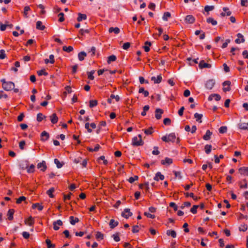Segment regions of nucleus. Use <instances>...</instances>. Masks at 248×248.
Masks as SVG:
<instances>
[{
	"instance_id": "774afa93",
	"label": "nucleus",
	"mask_w": 248,
	"mask_h": 248,
	"mask_svg": "<svg viewBox=\"0 0 248 248\" xmlns=\"http://www.w3.org/2000/svg\"><path fill=\"white\" fill-rule=\"evenodd\" d=\"M130 46V44L129 42L125 43L123 44V48L124 49L127 50Z\"/></svg>"
},
{
	"instance_id": "7ed1b4c3",
	"label": "nucleus",
	"mask_w": 248,
	"mask_h": 248,
	"mask_svg": "<svg viewBox=\"0 0 248 248\" xmlns=\"http://www.w3.org/2000/svg\"><path fill=\"white\" fill-rule=\"evenodd\" d=\"M176 139L175 133H171L168 135L164 136L161 138L162 140L166 142H174Z\"/></svg>"
},
{
	"instance_id": "423d86ee",
	"label": "nucleus",
	"mask_w": 248,
	"mask_h": 248,
	"mask_svg": "<svg viewBox=\"0 0 248 248\" xmlns=\"http://www.w3.org/2000/svg\"><path fill=\"white\" fill-rule=\"evenodd\" d=\"M231 82L229 80L225 81L223 83V91L224 92L230 91L231 90L230 88Z\"/></svg>"
},
{
	"instance_id": "680f3d73",
	"label": "nucleus",
	"mask_w": 248,
	"mask_h": 248,
	"mask_svg": "<svg viewBox=\"0 0 248 248\" xmlns=\"http://www.w3.org/2000/svg\"><path fill=\"white\" fill-rule=\"evenodd\" d=\"M223 10L226 12V15L227 16H230L232 14V12L229 11V8L227 7H223Z\"/></svg>"
},
{
	"instance_id": "f257e3e1",
	"label": "nucleus",
	"mask_w": 248,
	"mask_h": 248,
	"mask_svg": "<svg viewBox=\"0 0 248 248\" xmlns=\"http://www.w3.org/2000/svg\"><path fill=\"white\" fill-rule=\"evenodd\" d=\"M2 82V88L6 91H10L13 90L16 93L19 92V89L15 88V83L12 81H6L5 79L3 78L0 80Z\"/></svg>"
},
{
	"instance_id": "a18cd8bd",
	"label": "nucleus",
	"mask_w": 248,
	"mask_h": 248,
	"mask_svg": "<svg viewBox=\"0 0 248 248\" xmlns=\"http://www.w3.org/2000/svg\"><path fill=\"white\" fill-rule=\"evenodd\" d=\"M138 178H139L138 176H137V175H135V176H134V177H130V178L128 179V182H129L130 183H131V184H132V183H134L135 181L138 180Z\"/></svg>"
},
{
	"instance_id": "412c9836",
	"label": "nucleus",
	"mask_w": 248,
	"mask_h": 248,
	"mask_svg": "<svg viewBox=\"0 0 248 248\" xmlns=\"http://www.w3.org/2000/svg\"><path fill=\"white\" fill-rule=\"evenodd\" d=\"M15 210L13 209H10L8 210L7 213L8 219L9 220H12L13 219V215L14 214Z\"/></svg>"
},
{
	"instance_id": "c03bdc74",
	"label": "nucleus",
	"mask_w": 248,
	"mask_h": 248,
	"mask_svg": "<svg viewBox=\"0 0 248 248\" xmlns=\"http://www.w3.org/2000/svg\"><path fill=\"white\" fill-rule=\"evenodd\" d=\"M46 243L47 245V248H54L55 246L54 244H51V241L48 239H46Z\"/></svg>"
},
{
	"instance_id": "2eb2a0df",
	"label": "nucleus",
	"mask_w": 248,
	"mask_h": 248,
	"mask_svg": "<svg viewBox=\"0 0 248 248\" xmlns=\"http://www.w3.org/2000/svg\"><path fill=\"white\" fill-rule=\"evenodd\" d=\"M213 97L215 99L216 101H219L221 99V96L218 94L213 93L211 94L208 98L209 101H212L213 100Z\"/></svg>"
},
{
	"instance_id": "4c0bfd02",
	"label": "nucleus",
	"mask_w": 248,
	"mask_h": 248,
	"mask_svg": "<svg viewBox=\"0 0 248 248\" xmlns=\"http://www.w3.org/2000/svg\"><path fill=\"white\" fill-rule=\"evenodd\" d=\"M32 208L33 209H35L36 208H37L38 210L42 211L43 210V206L42 205H40L38 203H34V204H32Z\"/></svg>"
},
{
	"instance_id": "603ef678",
	"label": "nucleus",
	"mask_w": 248,
	"mask_h": 248,
	"mask_svg": "<svg viewBox=\"0 0 248 248\" xmlns=\"http://www.w3.org/2000/svg\"><path fill=\"white\" fill-rule=\"evenodd\" d=\"M54 163L57 165L58 168H61L62 167L63 164L61 163L58 159H54Z\"/></svg>"
},
{
	"instance_id": "ddd939ff",
	"label": "nucleus",
	"mask_w": 248,
	"mask_h": 248,
	"mask_svg": "<svg viewBox=\"0 0 248 248\" xmlns=\"http://www.w3.org/2000/svg\"><path fill=\"white\" fill-rule=\"evenodd\" d=\"M237 38L235 40V42L237 44H240L241 43H244L245 42V39L243 35L239 33L237 34Z\"/></svg>"
},
{
	"instance_id": "4be33fe9",
	"label": "nucleus",
	"mask_w": 248,
	"mask_h": 248,
	"mask_svg": "<svg viewBox=\"0 0 248 248\" xmlns=\"http://www.w3.org/2000/svg\"><path fill=\"white\" fill-rule=\"evenodd\" d=\"M118 222L115 221L113 219H111L110 220L109 225L111 229H113L118 225Z\"/></svg>"
},
{
	"instance_id": "aec40b11",
	"label": "nucleus",
	"mask_w": 248,
	"mask_h": 248,
	"mask_svg": "<svg viewBox=\"0 0 248 248\" xmlns=\"http://www.w3.org/2000/svg\"><path fill=\"white\" fill-rule=\"evenodd\" d=\"M164 179V176L162 175L160 172L156 173L154 180L158 181L159 180H163Z\"/></svg>"
},
{
	"instance_id": "393cba45",
	"label": "nucleus",
	"mask_w": 248,
	"mask_h": 248,
	"mask_svg": "<svg viewBox=\"0 0 248 248\" xmlns=\"http://www.w3.org/2000/svg\"><path fill=\"white\" fill-rule=\"evenodd\" d=\"M70 222L72 225H75L76 223L79 222V219L78 217H74L73 216H70L69 217Z\"/></svg>"
},
{
	"instance_id": "6ab92c4d",
	"label": "nucleus",
	"mask_w": 248,
	"mask_h": 248,
	"mask_svg": "<svg viewBox=\"0 0 248 248\" xmlns=\"http://www.w3.org/2000/svg\"><path fill=\"white\" fill-rule=\"evenodd\" d=\"M212 135V132L209 130L206 131L205 134L203 136V139L205 140H208L211 139V137Z\"/></svg>"
},
{
	"instance_id": "39448f33",
	"label": "nucleus",
	"mask_w": 248,
	"mask_h": 248,
	"mask_svg": "<svg viewBox=\"0 0 248 248\" xmlns=\"http://www.w3.org/2000/svg\"><path fill=\"white\" fill-rule=\"evenodd\" d=\"M215 84V81L213 79H210L206 81L205 87L208 90H211L214 87Z\"/></svg>"
},
{
	"instance_id": "bf43d9fd",
	"label": "nucleus",
	"mask_w": 248,
	"mask_h": 248,
	"mask_svg": "<svg viewBox=\"0 0 248 248\" xmlns=\"http://www.w3.org/2000/svg\"><path fill=\"white\" fill-rule=\"evenodd\" d=\"M214 9V6H208V5H207V6H206L204 7V10L206 12H209L210 11H212Z\"/></svg>"
},
{
	"instance_id": "5701e85b",
	"label": "nucleus",
	"mask_w": 248,
	"mask_h": 248,
	"mask_svg": "<svg viewBox=\"0 0 248 248\" xmlns=\"http://www.w3.org/2000/svg\"><path fill=\"white\" fill-rule=\"evenodd\" d=\"M238 127L241 129L248 130V123H240L238 124Z\"/></svg>"
},
{
	"instance_id": "3c124183",
	"label": "nucleus",
	"mask_w": 248,
	"mask_h": 248,
	"mask_svg": "<svg viewBox=\"0 0 248 248\" xmlns=\"http://www.w3.org/2000/svg\"><path fill=\"white\" fill-rule=\"evenodd\" d=\"M96 238L97 239L102 240L104 238V235L100 232H97L96 234Z\"/></svg>"
},
{
	"instance_id": "f03ea898",
	"label": "nucleus",
	"mask_w": 248,
	"mask_h": 248,
	"mask_svg": "<svg viewBox=\"0 0 248 248\" xmlns=\"http://www.w3.org/2000/svg\"><path fill=\"white\" fill-rule=\"evenodd\" d=\"M144 142L142 140V137L139 134L138 137H134L132 140V145L134 146L143 145Z\"/></svg>"
},
{
	"instance_id": "7c9ffc66",
	"label": "nucleus",
	"mask_w": 248,
	"mask_h": 248,
	"mask_svg": "<svg viewBox=\"0 0 248 248\" xmlns=\"http://www.w3.org/2000/svg\"><path fill=\"white\" fill-rule=\"evenodd\" d=\"M212 150V145L210 144H206L204 146V151L206 154H209Z\"/></svg>"
},
{
	"instance_id": "37998d69",
	"label": "nucleus",
	"mask_w": 248,
	"mask_h": 248,
	"mask_svg": "<svg viewBox=\"0 0 248 248\" xmlns=\"http://www.w3.org/2000/svg\"><path fill=\"white\" fill-rule=\"evenodd\" d=\"M149 106L146 105L143 108V111L141 112V114L142 116H145L146 114V112L149 109Z\"/></svg>"
},
{
	"instance_id": "58836bf2",
	"label": "nucleus",
	"mask_w": 248,
	"mask_h": 248,
	"mask_svg": "<svg viewBox=\"0 0 248 248\" xmlns=\"http://www.w3.org/2000/svg\"><path fill=\"white\" fill-rule=\"evenodd\" d=\"M171 16L170 13L168 12H165L162 17V19L164 21H167L168 18Z\"/></svg>"
},
{
	"instance_id": "09e8293b",
	"label": "nucleus",
	"mask_w": 248,
	"mask_h": 248,
	"mask_svg": "<svg viewBox=\"0 0 248 248\" xmlns=\"http://www.w3.org/2000/svg\"><path fill=\"white\" fill-rule=\"evenodd\" d=\"M37 74L39 76L44 75V76H47L48 73L45 71V69H42L41 70L37 71Z\"/></svg>"
},
{
	"instance_id": "c9c22d12",
	"label": "nucleus",
	"mask_w": 248,
	"mask_h": 248,
	"mask_svg": "<svg viewBox=\"0 0 248 248\" xmlns=\"http://www.w3.org/2000/svg\"><path fill=\"white\" fill-rule=\"evenodd\" d=\"M55 191V188L54 187H51L46 191V194L50 197L53 198L54 195L53 193Z\"/></svg>"
},
{
	"instance_id": "338daca9",
	"label": "nucleus",
	"mask_w": 248,
	"mask_h": 248,
	"mask_svg": "<svg viewBox=\"0 0 248 248\" xmlns=\"http://www.w3.org/2000/svg\"><path fill=\"white\" fill-rule=\"evenodd\" d=\"M112 236L113 237L114 240L116 242H119L120 240V237L119 236L118 233H117L116 234H113Z\"/></svg>"
},
{
	"instance_id": "79ce46f5",
	"label": "nucleus",
	"mask_w": 248,
	"mask_h": 248,
	"mask_svg": "<svg viewBox=\"0 0 248 248\" xmlns=\"http://www.w3.org/2000/svg\"><path fill=\"white\" fill-rule=\"evenodd\" d=\"M30 10V8L29 6H26L24 7L23 14H24V16L26 18L28 17V12Z\"/></svg>"
},
{
	"instance_id": "e433bc0d",
	"label": "nucleus",
	"mask_w": 248,
	"mask_h": 248,
	"mask_svg": "<svg viewBox=\"0 0 248 248\" xmlns=\"http://www.w3.org/2000/svg\"><path fill=\"white\" fill-rule=\"evenodd\" d=\"M206 21L208 23H211L212 25H216L217 24V21L214 20L212 17H209L207 19Z\"/></svg>"
},
{
	"instance_id": "8fccbe9b",
	"label": "nucleus",
	"mask_w": 248,
	"mask_h": 248,
	"mask_svg": "<svg viewBox=\"0 0 248 248\" xmlns=\"http://www.w3.org/2000/svg\"><path fill=\"white\" fill-rule=\"evenodd\" d=\"M227 128L225 126H221L219 128V132L220 133L223 134L227 132Z\"/></svg>"
},
{
	"instance_id": "473e14b6",
	"label": "nucleus",
	"mask_w": 248,
	"mask_h": 248,
	"mask_svg": "<svg viewBox=\"0 0 248 248\" xmlns=\"http://www.w3.org/2000/svg\"><path fill=\"white\" fill-rule=\"evenodd\" d=\"M140 93H143L145 97H147L149 95V92L147 91L144 90V88L140 87L139 90Z\"/></svg>"
},
{
	"instance_id": "5fc2aeb1",
	"label": "nucleus",
	"mask_w": 248,
	"mask_h": 248,
	"mask_svg": "<svg viewBox=\"0 0 248 248\" xmlns=\"http://www.w3.org/2000/svg\"><path fill=\"white\" fill-rule=\"evenodd\" d=\"M248 229V226L246 224L241 225L239 227L240 231L245 232Z\"/></svg>"
},
{
	"instance_id": "4468645a",
	"label": "nucleus",
	"mask_w": 248,
	"mask_h": 248,
	"mask_svg": "<svg viewBox=\"0 0 248 248\" xmlns=\"http://www.w3.org/2000/svg\"><path fill=\"white\" fill-rule=\"evenodd\" d=\"M162 76L161 75H158L157 77H152L151 78V80L154 81V83L157 84L159 83L162 80Z\"/></svg>"
},
{
	"instance_id": "1a4fd4ad",
	"label": "nucleus",
	"mask_w": 248,
	"mask_h": 248,
	"mask_svg": "<svg viewBox=\"0 0 248 248\" xmlns=\"http://www.w3.org/2000/svg\"><path fill=\"white\" fill-rule=\"evenodd\" d=\"M163 113V110L161 108H156L155 111V117L156 119L159 120L161 118V115Z\"/></svg>"
},
{
	"instance_id": "f704fd0d",
	"label": "nucleus",
	"mask_w": 248,
	"mask_h": 248,
	"mask_svg": "<svg viewBox=\"0 0 248 248\" xmlns=\"http://www.w3.org/2000/svg\"><path fill=\"white\" fill-rule=\"evenodd\" d=\"M194 117L196 118V121L200 123L202 122L201 119L202 117V114H199L198 113H196L194 114Z\"/></svg>"
},
{
	"instance_id": "9d476101",
	"label": "nucleus",
	"mask_w": 248,
	"mask_h": 248,
	"mask_svg": "<svg viewBox=\"0 0 248 248\" xmlns=\"http://www.w3.org/2000/svg\"><path fill=\"white\" fill-rule=\"evenodd\" d=\"M200 68L202 69L204 68H210L211 67V64L207 63L204 62L203 60L201 61L199 64Z\"/></svg>"
},
{
	"instance_id": "20e7f679",
	"label": "nucleus",
	"mask_w": 248,
	"mask_h": 248,
	"mask_svg": "<svg viewBox=\"0 0 248 248\" xmlns=\"http://www.w3.org/2000/svg\"><path fill=\"white\" fill-rule=\"evenodd\" d=\"M184 21L186 24H193L195 21V18L192 15H187L186 16Z\"/></svg>"
},
{
	"instance_id": "ea45409f",
	"label": "nucleus",
	"mask_w": 248,
	"mask_h": 248,
	"mask_svg": "<svg viewBox=\"0 0 248 248\" xmlns=\"http://www.w3.org/2000/svg\"><path fill=\"white\" fill-rule=\"evenodd\" d=\"M46 116H44L42 113H39L37 115V121L38 122H41L44 118H45Z\"/></svg>"
},
{
	"instance_id": "a19ab883",
	"label": "nucleus",
	"mask_w": 248,
	"mask_h": 248,
	"mask_svg": "<svg viewBox=\"0 0 248 248\" xmlns=\"http://www.w3.org/2000/svg\"><path fill=\"white\" fill-rule=\"evenodd\" d=\"M62 50L64 51L70 52L73 51V47L72 46H63L62 47Z\"/></svg>"
},
{
	"instance_id": "052dcab7",
	"label": "nucleus",
	"mask_w": 248,
	"mask_h": 248,
	"mask_svg": "<svg viewBox=\"0 0 248 248\" xmlns=\"http://www.w3.org/2000/svg\"><path fill=\"white\" fill-rule=\"evenodd\" d=\"M198 207H199L198 205H194L192 207V208H191V209H190L191 212L194 214H196L197 213V208H198Z\"/></svg>"
},
{
	"instance_id": "69168bd1",
	"label": "nucleus",
	"mask_w": 248,
	"mask_h": 248,
	"mask_svg": "<svg viewBox=\"0 0 248 248\" xmlns=\"http://www.w3.org/2000/svg\"><path fill=\"white\" fill-rule=\"evenodd\" d=\"M26 200V197L24 196L20 197L18 199H17L16 201V203L17 204L20 203L22 201H24Z\"/></svg>"
},
{
	"instance_id": "a211bd4d",
	"label": "nucleus",
	"mask_w": 248,
	"mask_h": 248,
	"mask_svg": "<svg viewBox=\"0 0 248 248\" xmlns=\"http://www.w3.org/2000/svg\"><path fill=\"white\" fill-rule=\"evenodd\" d=\"M50 120L51 121V122L53 124H56L58 122V118L56 115V113L52 114L51 116H49Z\"/></svg>"
},
{
	"instance_id": "4d7b16f0",
	"label": "nucleus",
	"mask_w": 248,
	"mask_h": 248,
	"mask_svg": "<svg viewBox=\"0 0 248 248\" xmlns=\"http://www.w3.org/2000/svg\"><path fill=\"white\" fill-rule=\"evenodd\" d=\"M34 171V166L33 164L31 165L28 168L27 171L29 173H32Z\"/></svg>"
},
{
	"instance_id": "72a5a7b5",
	"label": "nucleus",
	"mask_w": 248,
	"mask_h": 248,
	"mask_svg": "<svg viewBox=\"0 0 248 248\" xmlns=\"http://www.w3.org/2000/svg\"><path fill=\"white\" fill-rule=\"evenodd\" d=\"M116 56L114 55H112L108 58L107 62L109 64L112 62H114L116 60Z\"/></svg>"
},
{
	"instance_id": "bb28decb",
	"label": "nucleus",
	"mask_w": 248,
	"mask_h": 248,
	"mask_svg": "<svg viewBox=\"0 0 248 248\" xmlns=\"http://www.w3.org/2000/svg\"><path fill=\"white\" fill-rule=\"evenodd\" d=\"M108 31L109 33L114 32L115 34H118L120 32V30L118 27H111L109 29Z\"/></svg>"
},
{
	"instance_id": "e2e57ef3",
	"label": "nucleus",
	"mask_w": 248,
	"mask_h": 248,
	"mask_svg": "<svg viewBox=\"0 0 248 248\" xmlns=\"http://www.w3.org/2000/svg\"><path fill=\"white\" fill-rule=\"evenodd\" d=\"M243 182H240L239 185L241 188H247L248 187V183L246 182L245 184H243Z\"/></svg>"
},
{
	"instance_id": "864d4df0",
	"label": "nucleus",
	"mask_w": 248,
	"mask_h": 248,
	"mask_svg": "<svg viewBox=\"0 0 248 248\" xmlns=\"http://www.w3.org/2000/svg\"><path fill=\"white\" fill-rule=\"evenodd\" d=\"M95 71L92 70L91 72H89L88 74V78L91 80H93L94 79V76H93L94 73Z\"/></svg>"
},
{
	"instance_id": "c85d7f7f",
	"label": "nucleus",
	"mask_w": 248,
	"mask_h": 248,
	"mask_svg": "<svg viewBox=\"0 0 248 248\" xmlns=\"http://www.w3.org/2000/svg\"><path fill=\"white\" fill-rule=\"evenodd\" d=\"M169 236H171L173 238L176 237V232L174 230H168L166 232Z\"/></svg>"
},
{
	"instance_id": "cd10ccee",
	"label": "nucleus",
	"mask_w": 248,
	"mask_h": 248,
	"mask_svg": "<svg viewBox=\"0 0 248 248\" xmlns=\"http://www.w3.org/2000/svg\"><path fill=\"white\" fill-rule=\"evenodd\" d=\"M36 29L39 30H44L45 28V26L42 24V22L41 21H38L36 22Z\"/></svg>"
},
{
	"instance_id": "a878e982",
	"label": "nucleus",
	"mask_w": 248,
	"mask_h": 248,
	"mask_svg": "<svg viewBox=\"0 0 248 248\" xmlns=\"http://www.w3.org/2000/svg\"><path fill=\"white\" fill-rule=\"evenodd\" d=\"M87 19V16L85 14H82L81 13L78 14V17L77 18V20L78 22H80L83 20H86Z\"/></svg>"
},
{
	"instance_id": "6e6552de",
	"label": "nucleus",
	"mask_w": 248,
	"mask_h": 248,
	"mask_svg": "<svg viewBox=\"0 0 248 248\" xmlns=\"http://www.w3.org/2000/svg\"><path fill=\"white\" fill-rule=\"evenodd\" d=\"M37 168L38 169H40L42 171H45L47 168V166L46 165V162L45 161H42L41 162L37 164Z\"/></svg>"
},
{
	"instance_id": "13d9d810",
	"label": "nucleus",
	"mask_w": 248,
	"mask_h": 248,
	"mask_svg": "<svg viewBox=\"0 0 248 248\" xmlns=\"http://www.w3.org/2000/svg\"><path fill=\"white\" fill-rule=\"evenodd\" d=\"M160 153V152L158 151V148L156 146H155L154 147V150L152 151V154L154 155H158Z\"/></svg>"
},
{
	"instance_id": "de8ad7c7",
	"label": "nucleus",
	"mask_w": 248,
	"mask_h": 248,
	"mask_svg": "<svg viewBox=\"0 0 248 248\" xmlns=\"http://www.w3.org/2000/svg\"><path fill=\"white\" fill-rule=\"evenodd\" d=\"M143 130L144 133L147 135H151L153 133V128L152 127L149 128L148 129H144Z\"/></svg>"
},
{
	"instance_id": "0eeeda50",
	"label": "nucleus",
	"mask_w": 248,
	"mask_h": 248,
	"mask_svg": "<svg viewBox=\"0 0 248 248\" xmlns=\"http://www.w3.org/2000/svg\"><path fill=\"white\" fill-rule=\"evenodd\" d=\"M132 215V213L130 212V210L128 208L125 209L124 211L122 213V216L125 217V218H128Z\"/></svg>"
},
{
	"instance_id": "dca6fc26",
	"label": "nucleus",
	"mask_w": 248,
	"mask_h": 248,
	"mask_svg": "<svg viewBox=\"0 0 248 248\" xmlns=\"http://www.w3.org/2000/svg\"><path fill=\"white\" fill-rule=\"evenodd\" d=\"M41 137L42 140L46 141L48 139L49 135L47 132H46V131H44L42 132L41 134Z\"/></svg>"
},
{
	"instance_id": "c756f323",
	"label": "nucleus",
	"mask_w": 248,
	"mask_h": 248,
	"mask_svg": "<svg viewBox=\"0 0 248 248\" xmlns=\"http://www.w3.org/2000/svg\"><path fill=\"white\" fill-rule=\"evenodd\" d=\"M86 55V52L84 51L80 52L78 54V58L79 61H82L84 59Z\"/></svg>"
},
{
	"instance_id": "0e129e2a",
	"label": "nucleus",
	"mask_w": 248,
	"mask_h": 248,
	"mask_svg": "<svg viewBox=\"0 0 248 248\" xmlns=\"http://www.w3.org/2000/svg\"><path fill=\"white\" fill-rule=\"evenodd\" d=\"M163 123L165 125H170L171 123V120L170 118H165L164 119Z\"/></svg>"
},
{
	"instance_id": "2f4dec72",
	"label": "nucleus",
	"mask_w": 248,
	"mask_h": 248,
	"mask_svg": "<svg viewBox=\"0 0 248 248\" xmlns=\"http://www.w3.org/2000/svg\"><path fill=\"white\" fill-rule=\"evenodd\" d=\"M151 46L150 42L146 41L145 42V46H143L145 52H148L150 50V46Z\"/></svg>"
},
{
	"instance_id": "f3484780",
	"label": "nucleus",
	"mask_w": 248,
	"mask_h": 248,
	"mask_svg": "<svg viewBox=\"0 0 248 248\" xmlns=\"http://www.w3.org/2000/svg\"><path fill=\"white\" fill-rule=\"evenodd\" d=\"M240 174L246 176H248V167H241L239 169Z\"/></svg>"
},
{
	"instance_id": "49530a36",
	"label": "nucleus",
	"mask_w": 248,
	"mask_h": 248,
	"mask_svg": "<svg viewBox=\"0 0 248 248\" xmlns=\"http://www.w3.org/2000/svg\"><path fill=\"white\" fill-rule=\"evenodd\" d=\"M97 105V101L96 100H92L90 101L89 106L90 108H93Z\"/></svg>"
},
{
	"instance_id": "f8f14e48",
	"label": "nucleus",
	"mask_w": 248,
	"mask_h": 248,
	"mask_svg": "<svg viewBox=\"0 0 248 248\" xmlns=\"http://www.w3.org/2000/svg\"><path fill=\"white\" fill-rule=\"evenodd\" d=\"M172 159L171 158L166 157L165 159L161 161V163L163 165H170L172 163Z\"/></svg>"
},
{
	"instance_id": "6e6d98bb",
	"label": "nucleus",
	"mask_w": 248,
	"mask_h": 248,
	"mask_svg": "<svg viewBox=\"0 0 248 248\" xmlns=\"http://www.w3.org/2000/svg\"><path fill=\"white\" fill-rule=\"evenodd\" d=\"M6 58V54L5 53V50L3 49H1L0 50V59H4Z\"/></svg>"
},
{
	"instance_id": "9b49d317",
	"label": "nucleus",
	"mask_w": 248,
	"mask_h": 248,
	"mask_svg": "<svg viewBox=\"0 0 248 248\" xmlns=\"http://www.w3.org/2000/svg\"><path fill=\"white\" fill-rule=\"evenodd\" d=\"M62 222L61 220L59 219L53 222V229L54 230L57 231L59 229V226L62 225Z\"/></svg>"
},
{
	"instance_id": "b1692460",
	"label": "nucleus",
	"mask_w": 248,
	"mask_h": 248,
	"mask_svg": "<svg viewBox=\"0 0 248 248\" xmlns=\"http://www.w3.org/2000/svg\"><path fill=\"white\" fill-rule=\"evenodd\" d=\"M25 223L29 226H32L34 223V219L31 217H30L25 220Z\"/></svg>"
}]
</instances>
